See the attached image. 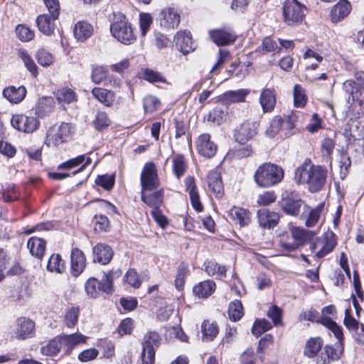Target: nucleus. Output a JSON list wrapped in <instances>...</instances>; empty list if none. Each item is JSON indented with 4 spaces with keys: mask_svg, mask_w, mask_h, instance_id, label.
<instances>
[{
    "mask_svg": "<svg viewBox=\"0 0 364 364\" xmlns=\"http://www.w3.org/2000/svg\"><path fill=\"white\" fill-rule=\"evenodd\" d=\"M326 177V168L311 164L310 160H306L299 166L294 174L295 181L299 184H308L309 191L312 193L318 192L322 188Z\"/></svg>",
    "mask_w": 364,
    "mask_h": 364,
    "instance_id": "nucleus-1",
    "label": "nucleus"
},
{
    "mask_svg": "<svg viewBox=\"0 0 364 364\" xmlns=\"http://www.w3.org/2000/svg\"><path fill=\"white\" fill-rule=\"evenodd\" d=\"M283 177V169L270 163H266L259 166L254 175L256 183L264 188L279 183L282 180Z\"/></svg>",
    "mask_w": 364,
    "mask_h": 364,
    "instance_id": "nucleus-2",
    "label": "nucleus"
},
{
    "mask_svg": "<svg viewBox=\"0 0 364 364\" xmlns=\"http://www.w3.org/2000/svg\"><path fill=\"white\" fill-rule=\"evenodd\" d=\"M110 32L113 37L124 45L132 44L136 41L132 25L122 14L114 16L110 25Z\"/></svg>",
    "mask_w": 364,
    "mask_h": 364,
    "instance_id": "nucleus-3",
    "label": "nucleus"
},
{
    "mask_svg": "<svg viewBox=\"0 0 364 364\" xmlns=\"http://www.w3.org/2000/svg\"><path fill=\"white\" fill-rule=\"evenodd\" d=\"M337 245L336 236L333 232L325 233L310 245V250L318 258H323L331 252Z\"/></svg>",
    "mask_w": 364,
    "mask_h": 364,
    "instance_id": "nucleus-4",
    "label": "nucleus"
},
{
    "mask_svg": "<svg viewBox=\"0 0 364 364\" xmlns=\"http://www.w3.org/2000/svg\"><path fill=\"white\" fill-rule=\"evenodd\" d=\"M72 133L71 124L63 122L58 127H50L48 130L45 144L48 146H58L68 141Z\"/></svg>",
    "mask_w": 364,
    "mask_h": 364,
    "instance_id": "nucleus-5",
    "label": "nucleus"
},
{
    "mask_svg": "<svg viewBox=\"0 0 364 364\" xmlns=\"http://www.w3.org/2000/svg\"><path fill=\"white\" fill-rule=\"evenodd\" d=\"M305 6L296 0L286 1L283 4L284 22L289 26H296L302 22L305 14Z\"/></svg>",
    "mask_w": 364,
    "mask_h": 364,
    "instance_id": "nucleus-6",
    "label": "nucleus"
},
{
    "mask_svg": "<svg viewBox=\"0 0 364 364\" xmlns=\"http://www.w3.org/2000/svg\"><path fill=\"white\" fill-rule=\"evenodd\" d=\"M160 340L159 335L155 331H149L145 334L142 342V364L154 363L155 349L159 347Z\"/></svg>",
    "mask_w": 364,
    "mask_h": 364,
    "instance_id": "nucleus-7",
    "label": "nucleus"
},
{
    "mask_svg": "<svg viewBox=\"0 0 364 364\" xmlns=\"http://www.w3.org/2000/svg\"><path fill=\"white\" fill-rule=\"evenodd\" d=\"M280 205L285 213L292 216L299 215L301 208L307 207L299 196L295 192H286L284 193Z\"/></svg>",
    "mask_w": 364,
    "mask_h": 364,
    "instance_id": "nucleus-8",
    "label": "nucleus"
},
{
    "mask_svg": "<svg viewBox=\"0 0 364 364\" xmlns=\"http://www.w3.org/2000/svg\"><path fill=\"white\" fill-rule=\"evenodd\" d=\"M141 191H154L159 186L156 166L152 162L145 164L140 177Z\"/></svg>",
    "mask_w": 364,
    "mask_h": 364,
    "instance_id": "nucleus-9",
    "label": "nucleus"
},
{
    "mask_svg": "<svg viewBox=\"0 0 364 364\" xmlns=\"http://www.w3.org/2000/svg\"><path fill=\"white\" fill-rule=\"evenodd\" d=\"M343 344L342 341H337L334 344L326 345L323 351L316 358V364H331L332 361L339 360L343 353Z\"/></svg>",
    "mask_w": 364,
    "mask_h": 364,
    "instance_id": "nucleus-10",
    "label": "nucleus"
},
{
    "mask_svg": "<svg viewBox=\"0 0 364 364\" xmlns=\"http://www.w3.org/2000/svg\"><path fill=\"white\" fill-rule=\"evenodd\" d=\"M11 123L14 128L25 133H33L40 125L36 117L25 114L13 115Z\"/></svg>",
    "mask_w": 364,
    "mask_h": 364,
    "instance_id": "nucleus-11",
    "label": "nucleus"
},
{
    "mask_svg": "<svg viewBox=\"0 0 364 364\" xmlns=\"http://www.w3.org/2000/svg\"><path fill=\"white\" fill-rule=\"evenodd\" d=\"M35 335V323L29 318L21 317L17 319L16 327L14 330L13 337L18 340H26Z\"/></svg>",
    "mask_w": 364,
    "mask_h": 364,
    "instance_id": "nucleus-12",
    "label": "nucleus"
},
{
    "mask_svg": "<svg viewBox=\"0 0 364 364\" xmlns=\"http://www.w3.org/2000/svg\"><path fill=\"white\" fill-rule=\"evenodd\" d=\"M213 41L218 46H223L232 43L237 38V34L234 30L225 26L210 32Z\"/></svg>",
    "mask_w": 364,
    "mask_h": 364,
    "instance_id": "nucleus-13",
    "label": "nucleus"
},
{
    "mask_svg": "<svg viewBox=\"0 0 364 364\" xmlns=\"http://www.w3.org/2000/svg\"><path fill=\"white\" fill-rule=\"evenodd\" d=\"M259 124L256 122H245L242 123L236 130L235 137L236 141L240 144H245L252 139L257 132Z\"/></svg>",
    "mask_w": 364,
    "mask_h": 364,
    "instance_id": "nucleus-14",
    "label": "nucleus"
},
{
    "mask_svg": "<svg viewBox=\"0 0 364 364\" xmlns=\"http://www.w3.org/2000/svg\"><path fill=\"white\" fill-rule=\"evenodd\" d=\"M196 147L198 153L206 158L215 156L218 149L217 145L211 140L209 134H203L198 136Z\"/></svg>",
    "mask_w": 364,
    "mask_h": 364,
    "instance_id": "nucleus-15",
    "label": "nucleus"
},
{
    "mask_svg": "<svg viewBox=\"0 0 364 364\" xmlns=\"http://www.w3.org/2000/svg\"><path fill=\"white\" fill-rule=\"evenodd\" d=\"M160 26L167 29L174 28L179 25L180 14L173 7H167L160 13Z\"/></svg>",
    "mask_w": 364,
    "mask_h": 364,
    "instance_id": "nucleus-16",
    "label": "nucleus"
},
{
    "mask_svg": "<svg viewBox=\"0 0 364 364\" xmlns=\"http://www.w3.org/2000/svg\"><path fill=\"white\" fill-rule=\"evenodd\" d=\"M323 341L321 337L310 338L304 346V355L309 358H314L316 364V358L319 356L320 353L323 351Z\"/></svg>",
    "mask_w": 364,
    "mask_h": 364,
    "instance_id": "nucleus-17",
    "label": "nucleus"
},
{
    "mask_svg": "<svg viewBox=\"0 0 364 364\" xmlns=\"http://www.w3.org/2000/svg\"><path fill=\"white\" fill-rule=\"evenodd\" d=\"M70 259L71 274L77 277L83 272L86 266L85 257L80 249L75 247L72 250Z\"/></svg>",
    "mask_w": 364,
    "mask_h": 364,
    "instance_id": "nucleus-18",
    "label": "nucleus"
},
{
    "mask_svg": "<svg viewBox=\"0 0 364 364\" xmlns=\"http://www.w3.org/2000/svg\"><path fill=\"white\" fill-rule=\"evenodd\" d=\"M257 218L259 225L264 228H272L276 226L279 220L277 213L262 208L257 211Z\"/></svg>",
    "mask_w": 364,
    "mask_h": 364,
    "instance_id": "nucleus-19",
    "label": "nucleus"
},
{
    "mask_svg": "<svg viewBox=\"0 0 364 364\" xmlns=\"http://www.w3.org/2000/svg\"><path fill=\"white\" fill-rule=\"evenodd\" d=\"M176 46L184 55L194 50L192 37L189 31H179L175 36Z\"/></svg>",
    "mask_w": 364,
    "mask_h": 364,
    "instance_id": "nucleus-20",
    "label": "nucleus"
},
{
    "mask_svg": "<svg viewBox=\"0 0 364 364\" xmlns=\"http://www.w3.org/2000/svg\"><path fill=\"white\" fill-rule=\"evenodd\" d=\"M92 252L94 255V261L102 264H108L113 257L112 248L104 243L97 244L93 247Z\"/></svg>",
    "mask_w": 364,
    "mask_h": 364,
    "instance_id": "nucleus-21",
    "label": "nucleus"
},
{
    "mask_svg": "<svg viewBox=\"0 0 364 364\" xmlns=\"http://www.w3.org/2000/svg\"><path fill=\"white\" fill-rule=\"evenodd\" d=\"M249 94L250 90L247 89L230 90L225 92L221 95L220 101L224 105L244 102L245 101L246 97Z\"/></svg>",
    "mask_w": 364,
    "mask_h": 364,
    "instance_id": "nucleus-22",
    "label": "nucleus"
},
{
    "mask_svg": "<svg viewBox=\"0 0 364 364\" xmlns=\"http://www.w3.org/2000/svg\"><path fill=\"white\" fill-rule=\"evenodd\" d=\"M185 185L186 191L188 192L193 208L197 212L202 211L203 205L200 200V197L197 191L196 185L195 183L194 178L192 176L186 177L185 179Z\"/></svg>",
    "mask_w": 364,
    "mask_h": 364,
    "instance_id": "nucleus-23",
    "label": "nucleus"
},
{
    "mask_svg": "<svg viewBox=\"0 0 364 364\" xmlns=\"http://www.w3.org/2000/svg\"><path fill=\"white\" fill-rule=\"evenodd\" d=\"M27 91L24 86H9L4 89V97L13 104H18L25 98Z\"/></svg>",
    "mask_w": 364,
    "mask_h": 364,
    "instance_id": "nucleus-24",
    "label": "nucleus"
},
{
    "mask_svg": "<svg viewBox=\"0 0 364 364\" xmlns=\"http://www.w3.org/2000/svg\"><path fill=\"white\" fill-rule=\"evenodd\" d=\"M73 33L77 41L85 42L92 36L94 27L87 21H80L75 25Z\"/></svg>",
    "mask_w": 364,
    "mask_h": 364,
    "instance_id": "nucleus-25",
    "label": "nucleus"
},
{
    "mask_svg": "<svg viewBox=\"0 0 364 364\" xmlns=\"http://www.w3.org/2000/svg\"><path fill=\"white\" fill-rule=\"evenodd\" d=\"M91 158L88 156L86 157L85 155L82 154L60 164L58 166V168L70 169L82 164L80 168L73 172V175H75L83 171L87 166L91 164Z\"/></svg>",
    "mask_w": 364,
    "mask_h": 364,
    "instance_id": "nucleus-26",
    "label": "nucleus"
},
{
    "mask_svg": "<svg viewBox=\"0 0 364 364\" xmlns=\"http://www.w3.org/2000/svg\"><path fill=\"white\" fill-rule=\"evenodd\" d=\"M209 189L215 197L221 198L223 195V184L222 182L220 174L217 171H211L207 176Z\"/></svg>",
    "mask_w": 364,
    "mask_h": 364,
    "instance_id": "nucleus-27",
    "label": "nucleus"
},
{
    "mask_svg": "<svg viewBox=\"0 0 364 364\" xmlns=\"http://www.w3.org/2000/svg\"><path fill=\"white\" fill-rule=\"evenodd\" d=\"M351 10L350 2L347 0H340L331 11V19L333 22H338L346 18Z\"/></svg>",
    "mask_w": 364,
    "mask_h": 364,
    "instance_id": "nucleus-28",
    "label": "nucleus"
},
{
    "mask_svg": "<svg viewBox=\"0 0 364 364\" xmlns=\"http://www.w3.org/2000/svg\"><path fill=\"white\" fill-rule=\"evenodd\" d=\"M215 282L208 279L196 284L193 288V292L198 298H208L215 291Z\"/></svg>",
    "mask_w": 364,
    "mask_h": 364,
    "instance_id": "nucleus-29",
    "label": "nucleus"
},
{
    "mask_svg": "<svg viewBox=\"0 0 364 364\" xmlns=\"http://www.w3.org/2000/svg\"><path fill=\"white\" fill-rule=\"evenodd\" d=\"M148 191H141V200L153 209L159 208L163 203L164 191L162 189L155 191L153 193H147Z\"/></svg>",
    "mask_w": 364,
    "mask_h": 364,
    "instance_id": "nucleus-30",
    "label": "nucleus"
},
{
    "mask_svg": "<svg viewBox=\"0 0 364 364\" xmlns=\"http://www.w3.org/2000/svg\"><path fill=\"white\" fill-rule=\"evenodd\" d=\"M259 103L264 112H272L276 105L274 90L270 88L264 89L259 96Z\"/></svg>",
    "mask_w": 364,
    "mask_h": 364,
    "instance_id": "nucleus-31",
    "label": "nucleus"
},
{
    "mask_svg": "<svg viewBox=\"0 0 364 364\" xmlns=\"http://www.w3.org/2000/svg\"><path fill=\"white\" fill-rule=\"evenodd\" d=\"M27 247L32 256L41 259L46 251V242L42 238L32 237L28 240Z\"/></svg>",
    "mask_w": 364,
    "mask_h": 364,
    "instance_id": "nucleus-32",
    "label": "nucleus"
},
{
    "mask_svg": "<svg viewBox=\"0 0 364 364\" xmlns=\"http://www.w3.org/2000/svg\"><path fill=\"white\" fill-rule=\"evenodd\" d=\"M60 339L62 347L65 348L66 353H69L75 346L85 343L87 337L80 333H73L64 335Z\"/></svg>",
    "mask_w": 364,
    "mask_h": 364,
    "instance_id": "nucleus-33",
    "label": "nucleus"
},
{
    "mask_svg": "<svg viewBox=\"0 0 364 364\" xmlns=\"http://www.w3.org/2000/svg\"><path fill=\"white\" fill-rule=\"evenodd\" d=\"M92 94L95 99L106 107H110L115 100V95L112 91L102 87H95Z\"/></svg>",
    "mask_w": 364,
    "mask_h": 364,
    "instance_id": "nucleus-34",
    "label": "nucleus"
},
{
    "mask_svg": "<svg viewBox=\"0 0 364 364\" xmlns=\"http://www.w3.org/2000/svg\"><path fill=\"white\" fill-rule=\"evenodd\" d=\"M55 20L48 14L39 15L36 18V25L41 33L46 36H50L55 29L54 21Z\"/></svg>",
    "mask_w": 364,
    "mask_h": 364,
    "instance_id": "nucleus-35",
    "label": "nucleus"
},
{
    "mask_svg": "<svg viewBox=\"0 0 364 364\" xmlns=\"http://www.w3.org/2000/svg\"><path fill=\"white\" fill-rule=\"evenodd\" d=\"M229 215L240 227L246 226L250 223L249 212L244 208L233 207L230 210Z\"/></svg>",
    "mask_w": 364,
    "mask_h": 364,
    "instance_id": "nucleus-36",
    "label": "nucleus"
},
{
    "mask_svg": "<svg viewBox=\"0 0 364 364\" xmlns=\"http://www.w3.org/2000/svg\"><path fill=\"white\" fill-rule=\"evenodd\" d=\"M315 232L301 228H292L291 229V235L299 247L304 245L308 240H310L314 236Z\"/></svg>",
    "mask_w": 364,
    "mask_h": 364,
    "instance_id": "nucleus-37",
    "label": "nucleus"
},
{
    "mask_svg": "<svg viewBox=\"0 0 364 364\" xmlns=\"http://www.w3.org/2000/svg\"><path fill=\"white\" fill-rule=\"evenodd\" d=\"M47 269L50 272L60 274L65 270V262L58 254H53L47 264Z\"/></svg>",
    "mask_w": 364,
    "mask_h": 364,
    "instance_id": "nucleus-38",
    "label": "nucleus"
},
{
    "mask_svg": "<svg viewBox=\"0 0 364 364\" xmlns=\"http://www.w3.org/2000/svg\"><path fill=\"white\" fill-rule=\"evenodd\" d=\"M204 270L209 276H220L225 277L226 276V268L215 261L208 260L205 261L203 264Z\"/></svg>",
    "mask_w": 364,
    "mask_h": 364,
    "instance_id": "nucleus-39",
    "label": "nucleus"
},
{
    "mask_svg": "<svg viewBox=\"0 0 364 364\" xmlns=\"http://www.w3.org/2000/svg\"><path fill=\"white\" fill-rule=\"evenodd\" d=\"M320 323L329 329L338 339V341H343V334L342 327L338 326L334 321L328 317L323 316L320 319Z\"/></svg>",
    "mask_w": 364,
    "mask_h": 364,
    "instance_id": "nucleus-40",
    "label": "nucleus"
},
{
    "mask_svg": "<svg viewBox=\"0 0 364 364\" xmlns=\"http://www.w3.org/2000/svg\"><path fill=\"white\" fill-rule=\"evenodd\" d=\"M55 97L60 103L70 104L76 100L75 92L70 88L62 87L55 92Z\"/></svg>",
    "mask_w": 364,
    "mask_h": 364,
    "instance_id": "nucleus-41",
    "label": "nucleus"
},
{
    "mask_svg": "<svg viewBox=\"0 0 364 364\" xmlns=\"http://www.w3.org/2000/svg\"><path fill=\"white\" fill-rule=\"evenodd\" d=\"M203 339L207 341H213L218 333V327L215 323L204 321L201 326Z\"/></svg>",
    "mask_w": 364,
    "mask_h": 364,
    "instance_id": "nucleus-42",
    "label": "nucleus"
},
{
    "mask_svg": "<svg viewBox=\"0 0 364 364\" xmlns=\"http://www.w3.org/2000/svg\"><path fill=\"white\" fill-rule=\"evenodd\" d=\"M62 347L60 339L54 338L50 341L46 345L41 348V352L43 355L47 356H54L58 353Z\"/></svg>",
    "mask_w": 364,
    "mask_h": 364,
    "instance_id": "nucleus-43",
    "label": "nucleus"
},
{
    "mask_svg": "<svg viewBox=\"0 0 364 364\" xmlns=\"http://www.w3.org/2000/svg\"><path fill=\"white\" fill-rule=\"evenodd\" d=\"M228 315L233 321H239L244 315L243 306L240 300H235L230 302L228 308Z\"/></svg>",
    "mask_w": 364,
    "mask_h": 364,
    "instance_id": "nucleus-44",
    "label": "nucleus"
},
{
    "mask_svg": "<svg viewBox=\"0 0 364 364\" xmlns=\"http://www.w3.org/2000/svg\"><path fill=\"white\" fill-rule=\"evenodd\" d=\"M85 289L87 296L90 298H96L102 291L100 281L95 277H91L85 284Z\"/></svg>",
    "mask_w": 364,
    "mask_h": 364,
    "instance_id": "nucleus-45",
    "label": "nucleus"
},
{
    "mask_svg": "<svg viewBox=\"0 0 364 364\" xmlns=\"http://www.w3.org/2000/svg\"><path fill=\"white\" fill-rule=\"evenodd\" d=\"M92 124L96 130L102 131L110 125L111 120L105 112H97Z\"/></svg>",
    "mask_w": 364,
    "mask_h": 364,
    "instance_id": "nucleus-46",
    "label": "nucleus"
},
{
    "mask_svg": "<svg viewBox=\"0 0 364 364\" xmlns=\"http://www.w3.org/2000/svg\"><path fill=\"white\" fill-rule=\"evenodd\" d=\"M226 115L227 112L225 111L223 107H216L209 112L208 121L215 124L220 125L225 121Z\"/></svg>",
    "mask_w": 364,
    "mask_h": 364,
    "instance_id": "nucleus-47",
    "label": "nucleus"
},
{
    "mask_svg": "<svg viewBox=\"0 0 364 364\" xmlns=\"http://www.w3.org/2000/svg\"><path fill=\"white\" fill-rule=\"evenodd\" d=\"M307 97L304 89L299 84L294 87V103L297 107H303L306 105Z\"/></svg>",
    "mask_w": 364,
    "mask_h": 364,
    "instance_id": "nucleus-48",
    "label": "nucleus"
},
{
    "mask_svg": "<svg viewBox=\"0 0 364 364\" xmlns=\"http://www.w3.org/2000/svg\"><path fill=\"white\" fill-rule=\"evenodd\" d=\"M80 309L73 306L67 310L64 317V323L68 328H73L77 323Z\"/></svg>",
    "mask_w": 364,
    "mask_h": 364,
    "instance_id": "nucleus-49",
    "label": "nucleus"
},
{
    "mask_svg": "<svg viewBox=\"0 0 364 364\" xmlns=\"http://www.w3.org/2000/svg\"><path fill=\"white\" fill-rule=\"evenodd\" d=\"M324 209V203H320L315 208L311 209L306 220L307 227H314L318 221L321 213Z\"/></svg>",
    "mask_w": 364,
    "mask_h": 364,
    "instance_id": "nucleus-50",
    "label": "nucleus"
},
{
    "mask_svg": "<svg viewBox=\"0 0 364 364\" xmlns=\"http://www.w3.org/2000/svg\"><path fill=\"white\" fill-rule=\"evenodd\" d=\"M188 272L189 270L188 265L184 263L180 264L174 281L175 286L178 290H181L183 289L185 282V279L188 276Z\"/></svg>",
    "mask_w": 364,
    "mask_h": 364,
    "instance_id": "nucleus-51",
    "label": "nucleus"
},
{
    "mask_svg": "<svg viewBox=\"0 0 364 364\" xmlns=\"http://www.w3.org/2000/svg\"><path fill=\"white\" fill-rule=\"evenodd\" d=\"M280 47L278 46L277 42L270 37H265L262 44L257 48V50L263 53L279 52Z\"/></svg>",
    "mask_w": 364,
    "mask_h": 364,
    "instance_id": "nucleus-52",
    "label": "nucleus"
},
{
    "mask_svg": "<svg viewBox=\"0 0 364 364\" xmlns=\"http://www.w3.org/2000/svg\"><path fill=\"white\" fill-rule=\"evenodd\" d=\"M36 58L38 63L43 67L50 66L54 62L53 55L45 49H39L36 53Z\"/></svg>",
    "mask_w": 364,
    "mask_h": 364,
    "instance_id": "nucleus-53",
    "label": "nucleus"
},
{
    "mask_svg": "<svg viewBox=\"0 0 364 364\" xmlns=\"http://www.w3.org/2000/svg\"><path fill=\"white\" fill-rule=\"evenodd\" d=\"M18 53L26 68L33 76H36L38 74V68L31 56L24 50H20Z\"/></svg>",
    "mask_w": 364,
    "mask_h": 364,
    "instance_id": "nucleus-54",
    "label": "nucleus"
},
{
    "mask_svg": "<svg viewBox=\"0 0 364 364\" xmlns=\"http://www.w3.org/2000/svg\"><path fill=\"white\" fill-rule=\"evenodd\" d=\"M53 100L51 97L41 98L37 106V112L39 114L46 115L53 110Z\"/></svg>",
    "mask_w": 364,
    "mask_h": 364,
    "instance_id": "nucleus-55",
    "label": "nucleus"
},
{
    "mask_svg": "<svg viewBox=\"0 0 364 364\" xmlns=\"http://www.w3.org/2000/svg\"><path fill=\"white\" fill-rule=\"evenodd\" d=\"M272 326L269 321L266 319L257 320L254 323L252 328V333L256 336H260L264 332L272 328Z\"/></svg>",
    "mask_w": 364,
    "mask_h": 364,
    "instance_id": "nucleus-56",
    "label": "nucleus"
},
{
    "mask_svg": "<svg viewBox=\"0 0 364 364\" xmlns=\"http://www.w3.org/2000/svg\"><path fill=\"white\" fill-rule=\"evenodd\" d=\"M115 181L114 175H102L98 176L95 179V183L105 190H110L113 188Z\"/></svg>",
    "mask_w": 364,
    "mask_h": 364,
    "instance_id": "nucleus-57",
    "label": "nucleus"
},
{
    "mask_svg": "<svg viewBox=\"0 0 364 364\" xmlns=\"http://www.w3.org/2000/svg\"><path fill=\"white\" fill-rule=\"evenodd\" d=\"M186 169L184 158L178 155L173 159V170L178 178L184 174Z\"/></svg>",
    "mask_w": 364,
    "mask_h": 364,
    "instance_id": "nucleus-58",
    "label": "nucleus"
},
{
    "mask_svg": "<svg viewBox=\"0 0 364 364\" xmlns=\"http://www.w3.org/2000/svg\"><path fill=\"white\" fill-rule=\"evenodd\" d=\"M159 105V100L154 96L148 95L144 98L143 105L145 112H154L158 109Z\"/></svg>",
    "mask_w": 364,
    "mask_h": 364,
    "instance_id": "nucleus-59",
    "label": "nucleus"
},
{
    "mask_svg": "<svg viewBox=\"0 0 364 364\" xmlns=\"http://www.w3.org/2000/svg\"><path fill=\"white\" fill-rule=\"evenodd\" d=\"M113 274L109 271L104 274L103 278L100 282L101 291L106 294H112V289Z\"/></svg>",
    "mask_w": 364,
    "mask_h": 364,
    "instance_id": "nucleus-60",
    "label": "nucleus"
},
{
    "mask_svg": "<svg viewBox=\"0 0 364 364\" xmlns=\"http://www.w3.org/2000/svg\"><path fill=\"white\" fill-rule=\"evenodd\" d=\"M16 31L18 38L24 42L32 40L35 36L34 31L24 25H18Z\"/></svg>",
    "mask_w": 364,
    "mask_h": 364,
    "instance_id": "nucleus-61",
    "label": "nucleus"
},
{
    "mask_svg": "<svg viewBox=\"0 0 364 364\" xmlns=\"http://www.w3.org/2000/svg\"><path fill=\"white\" fill-rule=\"evenodd\" d=\"M284 121L281 117H275L271 121L270 125L266 130V135L269 138H273L281 129Z\"/></svg>",
    "mask_w": 364,
    "mask_h": 364,
    "instance_id": "nucleus-62",
    "label": "nucleus"
},
{
    "mask_svg": "<svg viewBox=\"0 0 364 364\" xmlns=\"http://www.w3.org/2000/svg\"><path fill=\"white\" fill-rule=\"evenodd\" d=\"M153 22V18L148 13H141L139 15V26L142 36H145L149 30Z\"/></svg>",
    "mask_w": 364,
    "mask_h": 364,
    "instance_id": "nucleus-63",
    "label": "nucleus"
},
{
    "mask_svg": "<svg viewBox=\"0 0 364 364\" xmlns=\"http://www.w3.org/2000/svg\"><path fill=\"white\" fill-rule=\"evenodd\" d=\"M335 142L331 138H325L321 144V155L323 157L330 158L333 152Z\"/></svg>",
    "mask_w": 364,
    "mask_h": 364,
    "instance_id": "nucleus-64",
    "label": "nucleus"
}]
</instances>
